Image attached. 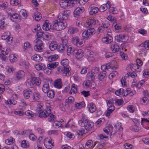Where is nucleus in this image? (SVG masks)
Here are the masks:
<instances>
[{
	"mask_svg": "<svg viewBox=\"0 0 149 149\" xmlns=\"http://www.w3.org/2000/svg\"><path fill=\"white\" fill-rule=\"evenodd\" d=\"M145 82V81L144 79L141 80L136 85V88L138 89H140Z\"/></svg>",
	"mask_w": 149,
	"mask_h": 149,
	"instance_id": "13d9d810",
	"label": "nucleus"
},
{
	"mask_svg": "<svg viewBox=\"0 0 149 149\" xmlns=\"http://www.w3.org/2000/svg\"><path fill=\"white\" fill-rule=\"evenodd\" d=\"M124 90L123 88H120L118 90L116 91L115 92V94L119 96L121 94H123L124 95Z\"/></svg>",
	"mask_w": 149,
	"mask_h": 149,
	"instance_id": "e2e57ef3",
	"label": "nucleus"
},
{
	"mask_svg": "<svg viewBox=\"0 0 149 149\" xmlns=\"http://www.w3.org/2000/svg\"><path fill=\"white\" fill-rule=\"evenodd\" d=\"M19 64L22 68H27L29 65V63L26 62L25 61L22 59L20 60L19 62Z\"/></svg>",
	"mask_w": 149,
	"mask_h": 149,
	"instance_id": "c756f323",
	"label": "nucleus"
},
{
	"mask_svg": "<svg viewBox=\"0 0 149 149\" xmlns=\"http://www.w3.org/2000/svg\"><path fill=\"white\" fill-rule=\"evenodd\" d=\"M34 67L37 70H43L46 68V65L44 63H40L38 64L35 65Z\"/></svg>",
	"mask_w": 149,
	"mask_h": 149,
	"instance_id": "cd10ccee",
	"label": "nucleus"
},
{
	"mask_svg": "<svg viewBox=\"0 0 149 149\" xmlns=\"http://www.w3.org/2000/svg\"><path fill=\"white\" fill-rule=\"evenodd\" d=\"M127 108V110L130 113H133L135 110V107L134 106L132 105L128 106Z\"/></svg>",
	"mask_w": 149,
	"mask_h": 149,
	"instance_id": "69168bd1",
	"label": "nucleus"
},
{
	"mask_svg": "<svg viewBox=\"0 0 149 149\" xmlns=\"http://www.w3.org/2000/svg\"><path fill=\"white\" fill-rule=\"evenodd\" d=\"M17 103V102L14 100V99H9L7 100L5 103V104L6 105L13 104L15 105Z\"/></svg>",
	"mask_w": 149,
	"mask_h": 149,
	"instance_id": "09e8293b",
	"label": "nucleus"
},
{
	"mask_svg": "<svg viewBox=\"0 0 149 149\" xmlns=\"http://www.w3.org/2000/svg\"><path fill=\"white\" fill-rule=\"evenodd\" d=\"M113 128V127L111 126H110L109 128H105L103 129V131L107 135H108L109 134V132H110L111 133L113 132V131H112V129Z\"/></svg>",
	"mask_w": 149,
	"mask_h": 149,
	"instance_id": "603ef678",
	"label": "nucleus"
},
{
	"mask_svg": "<svg viewBox=\"0 0 149 149\" xmlns=\"http://www.w3.org/2000/svg\"><path fill=\"white\" fill-rule=\"evenodd\" d=\"M47 95L50 98H53L54 96V91L52 90H49L47 93Z\"/></svg>",
	"mask_w": 149,
	"mask_h": 149,
	"instance_id": "680f3d73",
	"label": "nucleus"
},
{
	"mask_svg": "<svg viewBox=\"0 0 149 149\" xmlns=\"http://www.w3.org/2000/svg\"><path fill=\"white\" fill-rule=\"evenodd\" d=\"M64 22L56 20L54 22L53 28L57 31H61L65 29Z\"/></svg>",
	"mask_w": 149,
	"mask_h": 149,
	"instance_id": "7ed1b4c3",
	"label": "nucleus"
},
{
	"mask_svg": "<svg viewBox=\"0 0 149 149\" xmlns=\"http://www.w3.org/2000/svg\"><path fill=\"white\" fill-rule=\"evenodd\" d=\"M106 74L105 72H102L98 75L97 78L99 81L102 80L106 77Z\"/></svg>",
	"mask_w": 149,
	"mask_h": 149,
	"instance_id": "c03bdc74",
	"label": "nucleus"
},
{
	"mask_svg": "<svg viewBox=\"0 0 149 149\" xmlns=\"http://www.w3.org/2000/svg\"><path fill=\"white\" fill-rule=\"evenodd\" d=\"M77 0H66V3H67V6L68 8H71L73 6L74 4L77 3Z\"/></svg>",
	"mask_w": 149,
	"mask_h": 149,
	"instance_id": "aec40b11",
	"label": "nucleus"
},
{
	"mask_svg": "<svg viewBox=\"0 0 149 149\" xmlns=\"http://www.w3.org/2000/svg\"><path fill=\"white\" fill-rule=\"evenodd\" d=\"M79 125L81 127H84L87 131H89L93 126V123L88 120H79Z\"/></svg>",
	"mask_w": 149,
	"mask_h": 149,
	"instance_id": "f257e3e1",
	"label": "nucleus"
},
{
	"mask_svg": "<svg viewBox=\"0 0 149 149\" xmlns=\"http://www.w3.org/2000/svg\"><path fill=\"white\" fill-rule=\"evenodd\" d=\"M141 123L144 128L147 130L149 129V120L148 119L141 118Z\"/></svg>",
	"mask_w": 149,
	"mask_h": 149,
	"instance_id": "2eb2a0df",
	"label": "nucleus"
},
{
	"mask_svg": "<svg viewBox=\"0 0 149 149\" xmlns=\"http://www.w3.org/2000/svg\"><path fill=\"white\" fill-rule=\"evenodd\" d=\"M109 7V12L113 14H116L118 13V11L116 8L115 7H111V6Z\"/></svg>",
	"mask_w": 149,
	"mask_h": 149,
	"instance_id": "bf43d9fd",
	"label": "nucleus"
},
{
	"mask_svg": "<svg viewBox=\"0 0 149 149\" xmlns=\"http://www.w3.org/2000/svg\"><path fill=\"white\" fill-rule=\"evenodd\" d=\"M6 24L5 23L4 19H2L0 20V29H4L5 28Z\"/></svg>",
	"mask_w": 149,
	"mask_h": 149,
	"instance_id": "0e129e2a",
	"label": "nucleus"
},
{
	"mask_svg": "<svg viewBox=\"0 0 149 149\" xmlns=\"http://www.w3.org/2000/svg\"><path fill=\"white\" fill-rule=\"evenodd\" d=\"M21 17L17 13L13 14L10 16L11 20L14 22H17L20 21L21 20Z\"/></svg>",
	"mask_w": 149,
	"mask_h": 149,
	"instance_id": "dca6fc26",
	"label": "nucleus"
},
{
	"mask_svg": "<svg viewBox=\"0 0 149 149\" xmlns=\"http://www.w3.org/2000/svg\"><path fill=\"white\" fill-rule=\"evenodd\" d=\"M85 106V103L83 102H82L76 103L75 105V107L76 108L79 109L84 107Z\"/></svg>",
	"mask_w": 149,
	"mask_h": 149,
	"instance_id": "8fccbe9b",
	"label": "nucleus"
},
{
	"mask_svg": "<svg viewBox=\"0 0 149 149\" xmlns=\"http://www.w3.org/2000/svg\"><path fill=\"white\" fill-rule=\"evenodd\" d=\"M14 113L18 116H21L24 114V112L21 110H15L14 111Z\"/></svg>",
	"mask_w": 149,
	"mask_h": 149,
	"instance_id": "3c124183",
	"label": "nucleus"
},
{
	"mask_svg": "<svg viewBox=\"0 0 149 149\" xmlns=\"http://www.w3.org/2000/svg\"><path fill=\"white\" fill-rule=\"evenodd\" d=\"M43 38L47 40H49L52 38L51 34L47 32H45L43 34Z\"/></svg>",
	"mask_w": 149,
	"mask_h": 149,
	"instance_id": "de8ad7c7",
	"label": "nucleus"
},
{
	"mask_svg": "<svg viewBox=\"0 0 149 149\" xmlns=\"http://www.w3.org/2000/svg\"><path fill=\"white\" fill-rule=\"evenodd\" d=\"M40 96L39 93L37 92L33 93L32 96L33 100L35 101L38 100L40 98Z\"/></svg>",
	"mask_w": 149,
	"mask_h": 149,
	"instance_id": "4c0bfd02",
	"label": "nucleus"
},
{
	"mask_svg": "<svg viewBox=\"0 0 149 149\" xmlns=\"http://www.w3.org/2000/svg\"><path fill=\"white\" fill-rule=\"evenodd\" d=\"M85 146L86 148L92 149L94 147L95 145H93V142L91 140H88L86 142Z\"/></svg>",
	"mask_w": 149,
	"mask_h": 149,
	"instance_id": "c85d7f7f",
	"label": "nucleus"
},
{
	"mask_svg": "<svg viewBox=\"0 0 149 149\" xmlns=\"http://www.w3.org/2000/svg\"><path fill=\"white\" fill-rule=\"evenodd\" d=\"M88 79L92 81L93 82H95V73L91 72H88L87 75Z\"/></svg>",
	"mask_w": 149,
	"mask_h": 149,
	"instance_id": "b1692460",
	"label": "nucleus"
},
{
	"mask_svg": "<svg viewBox=\"0 0 149 149\" xmlns=\"http://www.w3.org/2000/svg\"><path fill=\"white\" fill-rule=\"evenodd\" d=\"M75 57L78 59L82 58L84 56L83 51L80 49H75L73 51Z\"/></svg>",
	"mask_w": 149,
	"mask_h": 149,
	"instance_id": "4468645a",
	"label": "nucleus"
},
{
	"mask_svg": "<svg viewBox=\"0 0 149 149\" xmlns=\"http://www.w3.org/2000/svg\"><path fill=\"white\" fill-rule=\"evenodd\" d=\"M43 92L45 93H47L49 90V84L48 83H46L43 84L42 87Z\"/></svg>",
	"mask_w": 149,
	"mask_h": 149,
	"instance_id": "a19ab883",
	"label": "nucleus"
},
{
	"mask_svg": "<svg viewBox=\"0 0 149 149\" xmlns=\"http://www.w3.org/2000/svg\"><path fill=\"white\" fill-rule=\"evenodd\" d=\"M110 2L109 1H107L106 4H104L100 6V10L101 12H103L106 10L108 8V7H110Z\"/></svg>",
	"mask_w": 149,
	"mask_h": 149,
	"instance_id": "4be33fe9",
	"label": "nucleus"
},
{
	"mask_svg": "<svg viewBox=\"0 0 149 149\" xmlns=\"http://www.w3.org/2000/svg\"><path fill=\"white\" fill-rule=\"evenodd\" d=\"M95 30L94 28H91L84 31L82 33V36L84 39L90 38L95 33Z\"/></svg>",
	"mask_w": 149,
	"mask_h": 149,
	"instance_id": "20e7f679",
	"label": "nucleus"
},
{
	"mask_svg": "<svg viewBox=\"0 0 149 149\" xmlns=\"http://www.w3.org/2000/svg\"><path fill=\"white\" fill-rule=\"evenodd\" d=\"M65 15L64 13H61L59 14L58 16L59 20L60 21L64 22L65 23Z\"/></svg>",
	"mask_w": 149,
	"mask_h": 149,
	"instance_id": "052dcab7",
	"label": "nucleus"
},
{
	"mask_svg": "<svg viewBox=\"0 0 149 149\" xmlns=\"http://www.w3.org/2000/svg\"><path fill=\"white\" fill-rule=\"evenodd\" d=\"M10 33L8 31H6L2 33L1 38L3 40H6L8 43H11L13 41V38L10 36Z\"/></svg>",
	"mask_w": 149,
	"mask_h": 149,
	"instance_id": "423d86ee",
	"label": "nucleus"
},
{
	"mask_svg": "<svg viewBox=\"0 0 149 149\" xmlns=\"http://www.w3.org/2000/svg\"><path fill=\"white\" fill-rule=\"evenodd\" d=\"M58 64V62L51 63L47 65V67L49 70H51L56 68Z\"/></svg>",
	"mask_w": 149,
	"mask_h": 149,
	"instance_id": "2f4dec72",
	"label": "nucleus"
},
{
	"mask_svg": "<svg viewBox=\"0 0 149 149\" xmlns=\"http://www.w3.org/2000/svg\"><path fill=\"white\" fill-rule=\"evenodd\" d=\"M130 130L133 132H137L139 130V127L136 125L131 126L130 127Z\"/></svg>",
	"mask_w": 149,
	"mask_h": 149,
	"instance_id": "5fc2aeb1",
	"label": "nucleus"
},
{
	"mask_svg": "<svg viewBox=\"0 0 149 149\" xmlns=\"http://www.w3.org/2000/svg\"><path fill=\"white\" fill-rule=\"evenodd\" d=\"M6 71L7 74L13 73L15 70V69L13 66L8 65L6 68Z\"/></svg>",
	"mask_w": 149,
	"mask_h": 149,
	"instance_id": "72a5a7b5",
	"label": "nucleus"
},
{
	"mask_svg": "<svg viewBox=\"0 0 149 149\" xmlns=\"http://www.w3.org/2000/svg\"><path fill=\"white\" fill-rule=\"evenodd\" d=\"M110 49L113 53H115L119 51L120 47L117 44L114 43L111 45Z\"/></svg>",
	"mask_w": 149,
	"mask_h": 149,
	"instance_id": "6ab92c4d",
	"label": "nucleus"
},
{
	"mask_svg": "<svg viewBox=\"0 0 149 149\" xmlns=\"http://www.w3.org/2000/svg\"><path fill=\"white\" fill-rule=\"evenodd\" d=\"M54 87L58 89L61 88L62 85L61 80L57 79L56 80L54 81Z\"/></svg>",
	"mask_w": 149,
	"mask_h": 149,
	"instance_id": "f704fd0d",
	"label": "nucleus"
},
{
	"mask_svg": "<svg viewBox=\"0 0 149 149\" xmlns=\"http://www.w3.org/2000/svg\"><path fill=\"white\" fill-rule=\"evenodd\" d=\"M106 103L108 108H110L112 107H114L113 103V99L112 98H108L106 100Z\"/></svg>",
	"mask_w": 149,
	"mask_h": 149,
	"instance_id": "e433bc0d",
	"label": "nucleus"
},
{
	"mask_svg": "<svg viewBox=\"0 0 149 149\" xmlns=\"http://www.w3.org/2000/svg\"><path fill=\"white\" fill-rule=\"evenodd\" d=\"M71 74V68L70 67L67 65H66V76H68Z\"/></svg>",
	"mask_w": 149,
	"mask_h": 149,
	"instance_id": "4d7b16f0",
	"label": "nucleus"
},
{
	"mask_svg": "<svg viewBox=\"0 0 149 149\" xmlns=\"http://www.w3.org/2000/svg\"><path fill=\"white\" fill-rule=\"evenodd\" d=\"M54 142L50 137L46 138L44 140V144L45 147L48 149H51L54 147Z\"/></svg>",
	"mask_w": 149,
	"mask_h": 149,
	"instance_id": "6e6552de",
	"label": "nucleus"
},
{
	"mask_svg": "<svg viewBox=\"0 0 149 149\" xmlns=\"http://www.w3.org/2000/svg\"><path fill=\"white\" fill-rule=\"evenodd\" d=\"M58 58V56L57 54L50 56L47 57V61L49 62H51L55 61Z\"/></svg>",
	"mask_w": 149,
	"mask_h": 149,
	"instance_id": "49530a36",
	"label": "nucleus"
},
{
	"mask_svg": "<svg viewBox=\"0 0 149 149\" xmlns=\"http://www.w3.org/2000/svg\"><path fill=\"white\" fill-rule=\"evenodd\" d=\"M15 141V139L12 137L6 139L5 141V143L6 144L9 145L13 143Z\"/></svg>",
	"mask_w": 149,
	"mask_h": 149,
	"instance_id": "6e6d98bb",
	"label": "nucleus"
},
{
	"mask_svg": "<svg viewBox=\"0 0 149 149\" xmlns=\"http://www.w3.org/2000/svg\"><path fill=\"white\" fill-rule=\"evenodd\" d=\"M58 45L56 42H52L49 45V48L52 51H54L57 48Z\"/></svg>",
	"mask_w": 149,
	"mask_h": 149,
	"instance_id": "ea45409f",
	"label": "nucleus"
},
{
	"mask_svg": "<svg viewBox=\"0 0 149 149\" xmlns=\"http://www.w3.org/2000/svg\"><path fill=\"white\" fill-rule=\"evenodd\" d=\"M131 70L133 72H139L141 70L140 67L136 64L132 65L131 66Z\"/></svg>",
	"mask_w": 149,
	"mask_h": 149,
	"instance_id": "79ce46f5",
	"label": "nucleus"
},
{
	"mask_svg": "<svg viewBox=\"0 0 149 149\" xmlns=\"http://www.w3.org/2000/svg\"><path fill=\"white\" fill-rule=\"evenodd\" d=\"M84 10V8L82 7H78L76 8L74 12V16L77 17V16L83 12Z\"/></svg>",
	"mask_w": 149,
	"mask_h": 149,
	"instance_id": "412c9836",
	"label": "nucleus"
},
{
	"mask_svg": "<svg viewBox=\"0 0 149 149\" xmlns=\"http://www.w3.org/2000/svg\"><path fill=\"white\" fill-rule=\"evenodd\" d=\"M88 10L89 13L90 15H93L97 13L99 10L98 7L94 6L90 7Z\"/></svg>",
	"mask_w": 149,
	"mask_h": 149,
	"instance_id": "393cba45",
	"label": "nucleus"
},
{
	"mask_svg": "<svg viewBox=\"0 0 149 149\" xmlns=\"http://www.w3.org/2000/svg\"><path fill=\"white\" fill-rule=\"evenodd\" d=\"M41 82V80L40 78L34 77L27 79L26 83L29 84L31 83L32 85L39 86Z\"/></svg>",
	"mask_w": 149,
	"mask_h": 149,
	"instance_id": "39448f33",
	"label": "nucleus"
},
{
	"mask_svg": "<svg viewBox=\"0 0 149 149\" xmlns=\"http://www.w3.org/2000/svg\"><path fill=\"white\" fill-rule=\"evenodd\" d=\"M25 72L22 70L17 72L14 75L15 79L17 80H20L24 78L25 76Z\"/></svg>",
	"mask_w": 149,
	"mask_h": 149,
	"instance_id": "9d476101",
	"label": "nucleus"
},
{
	"mask_svg": "<svg viewBox=\"0 0 149 149\" xmlns=\"http://www.w3.org/2000/svg\"><path fill=\"white\" fill-rule=\"evenodd\" d=\"M107 19L111 22L113 23H116V18L111 15L109 16L107 18Z\"/></svg>",
	"mask_w": 149,
	"mask_h": 149,
	"instance_id": "338daca9",
	"label": "nucleus"
},
{
	"mask_svg": "<svg viewBox=\"0 0 149 149\" xmlns=\"http://www.w3.org/2000/svg\"><path fill=\"white\" fill-rule=\"evenodd\" d=\"M23 49L24 51L28 52L29 54H31L33 50L31 47V45L28 42H26L24 43Z\"/></svg>",
	"mask_w": 149,
	"mask_h": 149,
	"instance_id": "9b49d317",
	"label": "nucleus"
},
{
	"mask_svg": "<svg viewBox=\"0 0 149 149\" xmlns=\"http://www.w3.org/2000/svg\"><path fill=\"white\" fill-rule=\"evenodd\" d=\"M87 108L91 113H93L96 110V108L95 104L93 103H90L88 104L87 106Z\"/></svg>",
	"mask_w": 149,
	"mask_h": 149,
	"instance_id": "a878e982",
	"label": "nucleus"
},
{
	"mask_svg": "<svg viewBox=\"0 0 149 149\" xmlns=\"http://www.w3.org/2000/svg\"><path fill=\"white\" fill-rule=\"evenodd\" d=\"M115 38V40L118 42H126L129 39V37L126 35L121 34L116 36Z\"/></svg>",
	"mask_w": 149,
	"mask_h": 149,
	"instance_id": "0eeeda50",
	"label": "nucleus"
},
{
	"mask_svg": "<svg viewBox=\"0 0 149 149\" xmlns=\"http://www.w3.org/2000/svg\"><path fill=\"white\" fill-rule=\"evenodd\" d=\"M139 49L141 50L143 52L144 48L146 49H149V40L146 41L144 43L141 44L139 46Z\"/></svg>",
	"mask_w": 149,
	"mask_h": 149,
	"instance_id": "f3484780",
	"label": "nucleus"
},
{
	"mask_svg": "<svg viewBox=\"0 0 149 149\" xmlns=\"http://www.w3.org/2000/svg\"><path fill=\"white\" fill-rule=\"evenodd\" d=\"M43 29L45 31H48L51 28V25L48 20H46L42 26Z\"/></svg>",
	"mask_w": 149,
	"mask_h": 149,
	"instance_id": "5701e85b",
	"label": "nucleus"
},
{
	"mask_svg": "<svg viewBox=\"0 0 149 149\" xmlns=\"http://www.w3.org/2000/svg\"><path fill=\"white\" fill-rule=\"evenodd\" d=\"M34 42L36 43L34 46L35 50L37 52H42L44 48L42 41L37 38L34 40Z\"/></svg>",
	"mask_w": 149,
	"mask_h": 149,
	"instance_id": "f03ea898",
	"label": "nucleus"
},
{
	"mask_svg": "<svg viewBox=\"0 0 149 149\" xmlns=\"http://www.w3.org/2000/svg\"><path fill=\"white\" fill-rule=\"evenodd\" d=\"M87 55V58L89 61L93 62L94 60V56L93 52L91 51H88Z\"/></svg>",
	"mask_w": 149,
	"mask_h": 149,
	"instance_id": "7c9ffc66",
	"label": "nucleus"
},
{
	"mask_svg": "<svg viewBox=\"0 0 149 149\" xmlns=\"http://www.w3.org/2000/svg\"><path fill=\"white\" fill-rule=\"evenodd\" d=\"M96 24L95 19L93 18H88L84 24V27H88L90 26H93Z\"/></svg>",
	"mask_w": 149,
	"mask_h": 149,
	"instance_id": "ddd939ff",
	"label": "nucleus"
},
{
	"mask_svg": "<svg viewBox=\"0 0 149 149\" xmlns=\"http://www.w3.org/2000/svg\"><path fill=\"white\" fill-rule=\"evenodd\" d=\"M102 41L105 43H110L112 41V38L111 37L109 38L104 37L102 38Z\"/></svg>",
	"mask_w": 149,
	"mask_h": 149,
	"instance_id": "a18cd8bd",
	"label": "nucleus"
},
{
	"mask_svg": "<svg viewBox=\"0 0 149 149\" xmlns=\"http://www.w3.org/2000/svg\"><path fill=\"white\" fill-rule=\"evenodd\" d=\"M114 110V107H111L110 108H108L105 112L106 116L107 117H109Z\"/></svg>",
	"mask_w": 149,
	"mask_h": 149,
	"instance_id": "c9c22d12",
	"label": "nucleus"
},
{
	"mask_svg": "<svg viewBox=\"0 0 149 149\" xmlns=\"http://www.w3.org/2000/svg\"><path fill=\"white\" fill-rule=\"evenodd\" d=\"M32 94V90L29 89H25L23 92L24 96L25 98L26 99H29Z\"/></svg>",
	"mask_w": 149,
	"mask_h": 149,
	"instance_id": "a211bd4d",
	"label": "nucleus"
},
{
	"mask_svg": "<svg viewBox=\"0 0 149 149\" xmlns=\"http://www.w3.org/2000/svg\"><path fill=\"white\" fill-rule=\"evenodd\" d=\"M20 3L21 1L19 0H10V4L13 6H17Z\"/></svg>",
	"mask_w": 149,
	"mask_h": 149,
	"instance_id": "864d4df0",
	"label": "nucleus"
},
{
	"mask_svg": "<svg viewBox=\"0 0 149 149\" xmlns=\"http://www.w3.org/2000/svg\"><path fill=\"white\" fill-rule=\"evenodd\" d=\"M51 112L50 109L48 108L47 110L45 109L41 111L39 114V116L41 118H47Z\"/></svg>",
	"mask_w": 149,
	"mask_h": 149,
	"instance_id": "f8f14e48",
	"label": "nucleus"
},
{
	"mask_svg": "<svg viewBox=\"0 0 149 149\" xmlns=\"http://www.w3.org/2000/svg\"><path fill=\"white\" fill-rule=\"evenodd\" d=\"M77 86L74 84H73L71 86V89L70 92L71 94H74L77 92Z\"/></svg>",
	"mask_w": 149,
	"mask_h": 149,
	"instance_id": "58836bf2",
	"label": "nucleus"
},
{
	"mask_svg": "<svg viewBox=\"0 0 149 149\" xmlns=\"http://www.w3.org/2000/svg\"><path fill=\"white\" fill-rule=\"evenodd\" d=\"M73 43L78 47L83 46L85 42V41L83 39H79L76 37H74L72 38Z\"/></svg>",
	"mask_w": 149,
	"mask_h": 149,
	"instance_id": "1a4fd4ad",
	"label": "nucleus"
},
{
	"mask_svg": "<svg viewBox=\"0 0 149 149\" xmlns=\"http://www.w3.org/2000/svg\"><path fill=\"white\" fill-rule=\"evenodd\" d=\"M33 17L36 20H39L42 18L40 13L38 11L34 13Z\"/></svg>",
	"mask_w": 149,
	"mask_h": 149,
	"instance_id": "37998d69",
	"label": "nucleus"
},
{
	"mask_svg": "<svg viewBox=\"0 0 149 149\" xmlns=\"http://www.w3.org/2000/svg\"><path fill=\"white\" fill-rule=\"evenodd\" d=\"M53 125L56 128L62 126V124L61 121H55L53 123Z\"/></svg>",
	"mask_w": 149,
	"mask_h": 149,
	"instance_id": "774afa93",
	"label": "nucleus"
},
{
	"mask_svg": "<svg viewBox=\"0 0 149 149\" xmlns=\"http://www.w3.org/2000/svg\"><path fill=\"white\" fill-rule=\"evenodd\" d=\"M9 59L11 63H13L18 60V56L15 54H10L9 56Z\"/></svg>",
	"mask_w": 149,
	"mask_h": 149,
	"instance_id": "bb28decb",
	"label": "nucleus"
},
{
	"mask_svg": "<svg viewBox=\"0 0 149 149\" xmlns=\"http://www.w3.org/2000/svg\"><path fill=\"white\" fill-rule=\"evenodd\" d=\"M31 59L36 61L39 62L42 60V58L38 54H35L31 57Z\"/></svg>",
	"mask_w": 149,
	"mask_h": 149,
	"instance_id": "473e14b6",
	"label": "nucleus"
}]
</instances>
